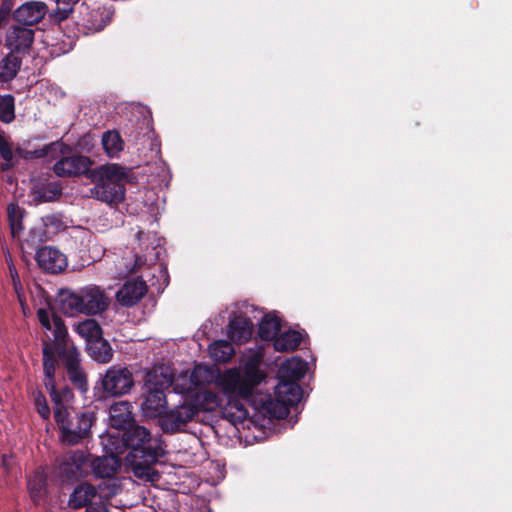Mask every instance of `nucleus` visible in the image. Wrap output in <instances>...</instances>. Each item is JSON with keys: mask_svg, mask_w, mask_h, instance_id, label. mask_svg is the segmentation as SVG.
<instances>
[{"mask_svg": "<svg viewBox=\"0 0 512 512\" xmlns=\"http://www.w3.org/2000/svg\"><path fill=\"white\" fill-rule=\"evenodd\" d=\"M119 437L124 447L129 450L124 462L133 475L145 482L159 481L161 474L154 465L164 455L161 439L153 438L149 429L136 422L119 433Z\"/></svg>", "mask_w": 512, "mask_h": 512, "instance_id": "f257e3e1", "label": "nucleus"}, {"mask_svg": "<svg viewBox=\"0 0 512 512\" xmlns=\"http://www.w3.org/2000/svg\"><path fill=\"white\" fill-rule=\"evenodd\" d=\"M54 420L60 431V441L73 446L90 437L96 415L91 411L71 413L66 407H60L54 408Z\"/></svg>", "mask_w": 512, "mask_h": 512, "instance_id": "f03ea898", "label": "nucleus"}, {"mask_svg": "<svg viewBox=\"0 0 512 512\" xmlns=\"http://www.w3.org/2000/svg\"><path fill=\"white\" fill-rule=\"evenodd\" d=\"M264 378L265 374L256 364L247 363L242 373L236 369L227 370L220 377V385L226 394L248 400Z\"/></svg>", "mask_w": 512, "mask_h": 512, "instance_id": "7ed1b4c3", "label": "nucleus"}, {"mask_svg": "<svg viewBox=\"0 0 512 512\" xmlns=\"http://www.w3.org/2000/svg\"><path fill=\"white\" fill-rule=\"evenodd\" d=\"M198 407L192 404L189 397L172 409L165 410L158 422L162 431L166 434H176L184 431L186 425L198 414Z\"/></svg>", "mask_w": 512, "mask_h": 512, "instance_id": "20e7f679", "label": "nucleus"}, {"mask_svg": "<svg viewBox=\"0 0 512 512\" xmlns=\"http://www.w3.org/2000/svg\"><path fill=\"white\" fill-rule=\"evenodd\" d=\"M101 386L104 396H123L134 386L133 374L127 367L111 366L102 376Z\"/></svg>", "mask_w": 512, "mask_h": 512, "instance_id": "39448f33", "label": "nucleus"}, {"mask_svg": "<svg viewBox=\"0 0 512 512\" xmlns=\"http://www.w3.org/2000/svg\"><path fill=\"white\" fill-rule=\"evenodd\" d=\"M82 314L96 315L107 310L110 304L109 297L104 290L95 285L81 288Z\"/></svg>", "mask_w": 512, "mask_h": 512, "instance_id": "423d86ee", "label": "nucleus"}, {"mask_svg": "<svg viewBox=\"0 0 512 512\" xmlns=\"http://www.w3.org/2000/svg\"><path fill=\"white\" fill-rule=\"evenodd\" d=\"M92 161L88 156H63L53 166L54 173L59 177H73L86 174Z\"/></svg>", "mask_w": 512, "mask_h": 512, "instance_id": "0eeeda50", "label": "nucleus"}, {"mask_svg": "<svg viewBox=\"0 0 512 512\" xmlns=\"http://www.w3.org/2000/svg\"><path fill=\"white\" fill-rule=\"evenodd\" d=\"M33 41L34 31L26 27L12 26L6 35L7 48L21 57L29 53Z\"/></svg>", "mask_w": 512, "mask_h": 512, "instance_id": "6e6552de", "label": "nucleus"}, {"mask_svg": "<svg viewBox=\"0 0 512 512\" xmlns=\"http://www.w3.org/2000/svg\"><path fill=\"white\" fill-rule=\"evenodd\" d=\"M35 260L42 270L51 274H58L67 267L66 256L51 246L37 249Z\"/></svg>", "mask_w": 512, "mask_h": 512, "instance_id": "1a4fd4ad", "label": "nucleus"}, {"mask_svg": "<svg viewBox=\"0 0 512 512\" xmlns=\"http://www.w3.org/2000/svg\"><path fill=\"white\" fill-rule=\"evenodd\" d=\"M47 11L46 3L42 1H27L14 11L13 18L19 24L33 26L44 18Z\"/></svg>", "mask_w": 512, "mask_h": 512, "instance_id": "9d476101", "label": "nucleus"}, {"mask_svg": "<svg viewBox=\"0 0 512 512\" xmlns=\"http://www.w3.org/2000/svg\"><path fill=\"white\" fill-rule=\"evenodd\" d=\"M148 288L142 279L126 281L116 293L117 302L124 307H133L147 293Z\"/></svg>", "mask_w": 512, "mask_h": 512, "instance_id": "9b49d317", "label": "nucleus"}, {"mask_svg": "<svg viewBox=\"0 0 512 512\" xmlns=\"http://www.w3.org/2000/svg\"><path fill=\"white\" fill-rule=\"evenodd\" d=\"M91 194L97 200L109 205H117L125 198L124 183L95 181Z\"/></svg>", "mask_w": 512, "mask_h": 512, "instance_id": "f8f14e48", "label": "nucleus"}, {"mask_svg": "<svg viewBox=\"0 0 512 512\" xmlns=\"http://www.w3.org/2000/svg\"><path fill=\"white\" fill-rule=\"evenodd\" d=\"M147 391L141 404L143 413L150 418H160L167 408L165 391L156 387H146Z\"/></svg>", "mask_w": 512, "mask_h": 512, "instance_id": "ddd939ff", "label": "nucleus"}, {"mask_svg": "<svg viewBox=\"0 0 512 512\" xmlns=\"http://www.w3.org/2000/svg\"><path fill=\"white\" fill-rule=\"evenodd\" d=\"M99 497L102 496L99 495L98 489L94 485L88 482H81L71 492L68 499V507L73 510L87 508V506L97 501Z\"/></svg>", "mask_w": 512, "mask_h": 512, "instance_id": "4468645a", "label": "nucleus"}, {"mask_svg": "<svg viewBox=\"0 0 512 512\" xmlns=\"http://www.w3.org/2000/svg\"><path fill=\"white\" fill-rule=\"evenodd\" d=\"M42 365L44 373V385L47 390L55 393V375L58 366V350L50 342H44L42 349Z\"/></svg>", "mask_w": 512, "mask_h": 512, "instance_id": "2eb2a0df", "label": "nucleus"}, {"mask_svg": "<svg viewBox=\"0 0 512 512\" xmlns=\"http://www.w3.org/2000/svg\"><path fill=\"white\" fill-rule=\"evenodd\" d=\"M130 407L131 405L128 402L122 401L111 405L109 408L110 425L119 430V433L135 423Z\"/></svg>", "mask_w": 512, "mask_h": 512, "instance_id": "dca6fc26", "label": "nucleus"}, {"mask_svg": "<svg viewBox=\"0 0 512 512\" xmlns=\"http://www.w3.org/2000/svg\"><path fill=\"white\" fill-rule=\"evenodd\" d=\"M253 332L252 321L242 315L235 316L229 321L228 336L238 343H244L250 340Z\"/></svg>", "mask_w": 512, "mask_h": 512, "instance_id": "f3484780", "label": "nucleus"}, {"mask_svg": "<svg viewBox=\"0 0 512 512\" xmlns=\"http://www.w3.org/2000/svg\"><path fill=\"white\" fill-rule=\"evenodd\" d=\"M128 171L118 164H107L95 168L91 172L93 181L124 183L128 177Z\"/></svg>", "mask_w": 512, "mask_h": 512, "instance_id": "a211bd4d", "label": "nucleus"}, {"mask_svg": "<svg viewBox=\"0 0 512 512\" xmlns=\"http://www.w3.org/2000/svg\"><path fill=\"white\" fill-rule=\"evenodd\" d=\"M59 309L66 315L82 314L81 289L73 291L69 288L61 289L58 294Z\"/></svg>", "mask_w": 512, "mask_h": 512, "instance_id": "6ab92c4d", "label": "nucleus"}, {"mask_svg": "<svg viewBox=\"0 0 512 512\" xmlns=\"http://www.w3.org/2000/svg\"><path fill=\"white\" fill-rule=\"evenodd\" d=\"M275 396L287 407L296 406L303 397L299 383L279 381L275 387Z\"/></svg>", "mask_w": 512, "mask_h": 512, "instance_id": "aec40b11", "label": "nucleus"}, {"mask_svg": "<svg viewBox=\"0 0 512 512\" xmlns=\"http://www.w3.org/2000/svg\"><path fill=\"white\" fill-rule=\"evenodd\" d=\"M307 364L300 358L286 360L279 369V381L299 383L305 376Z\"/></svg>", "mask_w": 512, "mask_h": 512, "instance_id": "412c9836", "label": "nucleus"}, {"mask_svg": "<svg viewBox=\"0 0 512 512\" xmlns=\"http://www.w3.org/2000/svg\"><path fill=\"white\" fill-rule=\"evenodd\" d=\"M122 460L115 454L106 455L93 461L94 474L99 478H111L121 468Z\"/></svg>", "mask_w": 512, "mask_h": 512, "instance_id": "4be33fe9", "label": "nucleus"}, {"mask_svg": "<svg viewBox=\"0 0 512 512\" xmlns=\"http://www.w3.org/2000/svg\"><path fill=\"white\" fill-rule=\"evenodd\" d=\"M88 355L98 363H109L114 355V351L107 340L101 336L94 341H89L86 345Z\"/></svg>", "mask_w": 512, "mask_h": 512, "instance_id": "5701e85b", "label": "nucleus"}, {"mask_svg": "<svg viewBox=\"0 0 512 512\" xmlns=\"http://www.w3.org/2000/svg\"><path fill=\"white\" fill-rule=\"evenodd\" d=\"M174 374L169 367L160 366L148 373L146 387H156L163 391L173 387Z\"/></svg>", "mask_w": 512, "mask_h": 512, "instance_id": "b1692460", "label": "nucleus"}, {"mask_svg": "<svg viewBox=\"0 0 512 512\" xmlns=\"http://www.w3.org/2000/svg\"><path fill=\"white\" fill-rule=\"evenodd\" d=\"M28 491L34 504L39 505L47 495V476L42 471H35L28 480Z\"/></svg>", "mask_w": 512, "mask_h": 512, "instance_id": "393cba45", "label": "nucleus"}, {"mask_svg": "<svg viewBox=\"0 0 512 512\" xmlns=\"http://www.w3.org/2000/svg\"><path fill=\"white\" fill-rule=\"evenodd\" d=\"M22 58L12 52H9L0 63V82L9 83L18 74L22 65Z\"/></svg>", "mask_w": 512, "mask_h": 512, "instance_id": "a878e982", "label": "nucleus"}, {"mask_svg": "<svg viewBox=\"0 0 512 512\" xmlns=\"http://www.w3.org/2000/svg\"><path fill=\"white\" fill-rule=\"evenodd\" d=\"M281 331V320L273 313H267L259 323L258 335L264 341L275 340Z\"/></svg>", "mask_w": 512, "mask_h": 512, "instance_id": "bb28decb", "label": "nucleus"}, {"mask_svg": "<svg viewBox=\"0 0 512 512\" xmlns=\"http://www.w3.org/2000/svg\"><path fill=\"white\" fill-rule=\"evenodd\" d=\"M80 8H84L87 13L81 20H75L78 25L90 31H100L107 25L108 21L104 18V10L98 8L88 11V7H84V4Z\"/></svg>", "mask_w": 512, "mask_h": 512, "instance_id": "cd10ccee", "label": "nucleus"}, {"mask_svg": "<svg viewBox=\"0 0 512 512\" xmlns=\"http://www.w3.org/2000/svg\"><path fill=\"white\" fill-rule=\"evenodd\" d=\"M188 397L192 404L199 406L198 413L200 411H211L219 405L218 395L210 390H195Z\"/></svg>", "mask_w": 512, "mask_h": 512, "instance_id": "c85d7f7f", "label": "nucleus"}, {"mask_svg": "<svg viewBox=\"0 0 512 512\" xmlns=\"http://www.w3.org/2000/svg\"><path fill=\"white\" fill-rule=\"evenodd\" d=\"M302 342V334L296 330H289L277 336L273 342L275 350L280 352L295 351Z\"/></svg>", "mask_w": 512, "mask_h": 512, "instance_id": "c756f323", "label": "nucleus"}, {"mask_svg": "<svg viewBox=\"0 0 512 512\" xmlns=\"http://www.w3.org/2000/svg\"><path fill=\"white\" fill-rule=\"evenodd\" d=\"M56 350H58V358L65 369L81 363V353L73 341L56 346Z\"/></svg>", "mask_w": 512, "mask_h": 512, "instance_id": "7c9ffc66", "label": "nucleus"}, {"mask_svg": "<svg viewBox=\"0 0 512 512\" xmlns=\"http://www.w3.org/2000/svg\"><path fill=\"white\" fill-rule=\"evenodd\" d=\"M76 332L85 339L86 345L89 341H94L103 336V331L100 324L92 318L85 319L78 323L75 328Z\"/></svg>", "mask_w": 512, "mask_h": 512, "instance_id": "2f4dec72", "label": "nucleus"}, {"mask_svg": "<svg viewBox=\"0 0 512 512\" xmlns=\"http://www.w3.org/2000/svg\"><path fill=\"white\" fill-rule=\"evenodd\" d=\"M24 209L17 203H9L7 206V218L13 237H18L23 230Z\"/></svg>", "mask_w": 512, "mask_h": 512, "instance_id": "473e14b6", "label": "nucleus"}, {"mask_svg": "<svg viewBox=\"0 0 512 512\" xmlns=\"http://www.w3.org/2000/svg\"><path fill=\"white\" fill-rule=\"evenodd\" d=\"M80 0H57L56 9L50 14V19L54 24L60 25L74 14V5Z\"/></svg>", "mask_w": 512, "mask_h": 512, "instance_id": "72a5a7b5", "label": "nucleus"}, {"mask_svg": "<svg viewBox=\"0 0 512 512\" xmlns=\"http://www.w3.org/2000/svg\"><path fill=\"white\" fill-rule=\"evenodd\" d=\"M66 370L67 378L70 383L78 389L81 393H85L88 390V379L82 364H78L73 367H69Z\"/></svg>", "mask_w": 512, "mask_h": 512, "instance_id": "f704fd0d", "label": "nucleus"}, {"mask_svg": "<svg viewBox=\"0 0 512 512\" xmlns=\"http://www.w3.org/2000/svg\"><path fill=\"white\" fill-rule=\"evenodd\" d=\"M102 145L110 157L118 155L123 150V140L117 131H106L102 136Z\"/></svg>", "mask_w": 512, "mask_h": 512, "instance_id": "c9c22d12", "label": "nucleus"}, {"mask_svg": "<svg viewBox=\"0 0 512 512\" xmlns=\"http://www.w3.org/2000/svg\"><path fill=\"white\" fill-rule=\"evenodd\" d=\"M36 199L39 202H51L62 195V186L57 182H49L35 191Z\"/></svg>", "mask_w": 512, "mask_h": 512, "instance_id": "e433bc0d", "label": "nucleus"}, {"mask_svg": "<svg viewBox=\"0 0 512 512\" xmlns=\"http://www.w3.org/2000/svg\"><path fill=\"white\" fill-rule=\"evenodd\" d=\"M198 384L197 381H195V375L192 373L191 375H188L187 372L180 373L177 377L174 376L173 380V390L176 393L179 394H186V396L191 395L195 390H193V386H196Z\"/></svg>", "mask_w": 512, "mask_h": 512, "instance_id": "4c0bfd02", "label": "nucleus"}, {"mask_svg": "<svg viewBox=\"0 0 512 512\" xmlns=\"http://www.w3.org/2000/svg\"><path fill=\"white\" fill-rule=\"evenodd\" d=\"M210 354L215 361L226 363L232 358L234 348L228 341L220 340L211 345Z\"/></svg>", "mask_w": 512, "mask_h": 512, "instance_id": "58836bf2", "label": "nucleus"}, {"mask_svg": "<svg viewBox=\"0 0 512 512\" xmlns=\"http://www.w3.org/2000/svg\"><path fill=\"white\" fill-rule=\"evenodd\" d=\"M262 408L273 418L283 419L288 414V407L286 404L282 403L280 399L276 396L275 398H271L268 396L265 401L262 403Z\"/></svg>", "mask_w": 512, "mask_h": 512, "instance_id": "ea45409f", "label": "nucleus"}, {"mask_svg": "<svg viewBox=\"0 0 512 512\" xmlns=\"http://www.w3.org/2000/svg\"><path fill=\"white\" fill-rule=\"evenodd\" d=\"M15 120V98L11 94L0 95V121L9 124Z\"/></svg>", "mask_w": 512, "mask_h": 512, "instance_id": "a19ab883", "label": "nucleus"}, {"mask_svg": "<svg viewBox=\"0 0 512 512\" xmlns=\"http://www.w3.org/2000/svg\"><path fill=\"white\" fill-rule=\"evenodd\" d=\"M52 329L54 341L51 343L55 346H60L64 343L72 342L68 337V331L62 318L56 314L52 315Z\"/></svg>", "mask_w": 512, "mask_h": 512, "instance_id": "79ce46f5", "label": "nucleus"}, {"mask_svg": "<svg viewBox=\"0 0 512 512\" xmlns=\"http://www.w3.org/2000/svg\"><path fill=\"white\" fill-rule=\"evenodd\" d=\"M47 241V231L42 226L30 229L27 237L24 239L23 245L30 249H39L38 247Z\"/></svg>", "mask_w": 512, "mask_h": 512, "instance_id": "37998d69", "label": "nucleus"}, {"mask_svg": "<svg viewBox=\"0 0 512 512\" xmlns=\"http://www.w3.org/2000/svg\"><path fill=\"white\" fill-rule=\"evenodd\" d=\"M224 417L230 422H242L248 416V411L244 405L238 401H230L228 406L223 411Z\"/></svg>", "mask_w": 512, "mask_h": 512, "instance_id": "c03bdc74", "label": "nucleus"}, {"mask_svg": "<svg viewBox=\"0 0 512 512\" xmlns=\"http://www.w3.org/2000/svg\"><path fill=\"white\" fill-rule=\"evenodd\" d=\"M43 153L46 157L56 158L58 154L66 155L71 152V146L64 143L62 140H56L42 147Z\"/></svg>", "mask_w": 512, "mask_h": 512, "instance_id": "a18cd8bd", "label": "nucleus"}, {"mask_svg": "<svg viewBox=\"0 0 512 512\" xmlns=\"http://www.w3.org/2000/svg\"><path fill=\"white\" fill-rule=\"evenodd\" d=\"M52 402L55 405V408L65 407L63 402H69L73 399L74 394L70 387L64 386L62 389L58 390L55 387V393L52 394L51 390H47Z\"/></svg>", "mask_w": 512, "mask_h": 512, "instance_id": "49530a36", "label": "nucleus"}, {"mask_svg": "<svg viewBox=\"0 0 512 512\" xmlns=\"http://www.w3.org/2000/svg\"><path fill=\"white\" fill-rule=\"evenodd\" d=\"M33 399H34L35 408H36L38 414L40 415V417L43 420H48L50 418L51 412H50V408L48 406L45 395L41 391L36 390L33 393Z\"/></svg>", "mask_w": 512, "mask_h": 512, "instance_id": "de8ad7c7", "label": "nucleus"}, {"mask_svg": "<svg viewBox=\"0 0 512 512\" xmlns=\"http://www.w3.org/2000/svg\"><path fill=\"white\" fill-rule=\"evenodd\" d=\"M8 269H9V274L11 277V282H12L13 288H14L16 294L18 295V297L20 298L24 289H23V285L21 283L19 274L17 272V269L11 260V257L9 258V261H8Z\"/></svg>", "mask_w": 512, "mask_h": 512, "instance_id": "09e8293b", "label": "nucleus"}, {"mask_svg": "<svg viewBox=\"0 0 512 512\" xmlns=\"http://www.w3.org/2000/svg\"><path fill=\"white\" fill-rule=\"evenodd\" d=\"M43 227L46 229L48 227H52L55 230H60L64 227V223L62 220V215L59 213H53L46 215L42 218Z\"/></svg>", "mask_w": 512, "mask_h": 512, "instance_id": "8fccbe9b", "label": "nucleus"}, {"mask_svg": "<svg viewBox=\"0 0 512 512\" xmlns=\"http://www.w3.org/2000/svg\"><path fill=\"white\" fill-rule=\"evenodd\" d=\"M16 153L19 155L20 158L26 161L45 158V153H43L42 148L35 150H27L18 147L16 148Z\"/></svg>", "mask_w": 512, "mask_h": 512, "instance_id": "3c124183", "label": "nucleus"}, {"mask_svg": "<svg viewBox=\"0 0 512 512\" xmlns=\"http://www.w3.org/2000/svg\"><path fill=\"white\" fill-rule=\"evenodd\" d=\"M79 467L70 464V463H63L60 466V476L63 480L71 481L77 477Z\"/></svg>", "mask_w": 512, "mask_h": 512, "instance_id": "603ef678", "label": "nucleus"}, {"mask_svg": "<svg viewBox=\"0 0 512 512\" xmlns=\"http://www.w3.org/2000/svg\"><path fill=\"white\" fill-rule=\"evenodd\" d=\"M0 157L4 161H12L13 159V151L11 144L2 134H0Z\"/></svg>", "mask_w": 512, "mask_h": 512, "instance_id": "864d4df0", "label": "nucleus"}, {"mask_svg": "<svg viewBox=\"0 0 512 512\" xmlns=\"http://www.w3.org/2000/svg\"><path fill=\"white\" fill-rule=\"evenodd\" d=\"M37 317L40 324L47 330H52V322L50 320V314L46 309H39L37 311Z\"/></svg>", "mask_w": 512, "mask_h": 512, "instance_id": "5fc2aeb1", "label": "nucleus"}, {"mask_svg": "<svg viewBox=\"0 0 512 512\" xmlns=\"http://www.w3.org/2000/svg\"><path fill=\"white\" fill-rule=\"evenodd\" d=\"M140 131L135 135V139L137 140L140 136H146L152 131V120L151 118H143L142 122L139 126Z\"/></svg>", "mask_w": 512, "mask_h": 512, "instance_id": "6e6d98bb", "label": "nucleus"}, {"mask_svg": "<svg viewBox=\"0 0 512 512\" xmlns=\"http://www.w3.org/2000/svg\"><path fill=\"white\" fill-rule=\"evenodd\" d=\"M85 512H109V509L105 502L102 500V497H99L97 501L87 506Z\"/></svg>", "mask_w": 512, "mask_h": 512, "instance_id": "4d7b16f0", "label": "nucleus"}, {"mask_svg": "<svg viewBox=\"0 0 512 512\" xmlns=\"http://www.w3.org/2000/svg\"><path fill=\"white\" fill-rule=\"evenodd\" d=\"M10 10V6L7 3L3 2L0 9V15L7 16L9 15Z\"/></svg>", "mask_w": 512, "mask_h": 512, "instance_id": "13d9d810", "label": "nucleus"}, {"mask_svg": "<svg viewBox=\"0 0 512 512\" xmlns=\"http://www.w3.org/2000/svg\"><path fill=\"white\" fill-rule=\"evenodd\" d=\"M13 166H14V164L12 163V161H4L3 163H1V165H0V169H1L2 171H8V170H10Z\"/></svg>", "mask_w": 512, "mask_h": 512, "instance_id": "bf43d9fd", "label": "nucleus"}]
</instances>
